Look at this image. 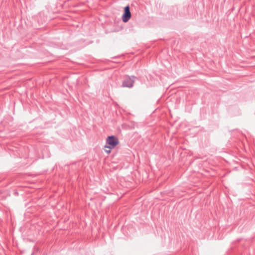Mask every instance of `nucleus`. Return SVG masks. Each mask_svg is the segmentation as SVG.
Here are the masks:
<instances>
[{
	"label": "nucleus",
	"instance_id": "nucleus-3",
	"mask_svg": "<svg viewBox=\"0 0 255 255\" xmlns=\"http://www.w3.org/2000/svg\"><path fill=\"white\" fill-rule=\"evenodd\" d=\"M134 83L133 77L132 78H128L126 79L123 82L122 86L123 87H127L128 88H130L133 86V84Z\"/></svg>",
	"mask_w": 255,
	"mask_h": 255
},
{
	"label": "nucleus",
	"instance_id": "nucleus-1",
	"mask_svg": "<svg viewBox=\"0 0 255 255\" xmlns=\"http://www.w3.org/2000/svg\"><path fill=\"white\" fill-rule=\"evenodd\" d=\"M119 144V139L114 135L108 136L106 138V144L115 148Z\"/></svg>",
	"mask_w": 255,
	"mask_h": 255
},
{
	"label": "nucleus",
	"instance_id": "nucleus-4",
	"mask_svg": "<svg viewBox=\"0 0 255 255\" xmlns=\"http://www.w3.org/2000/svg\"><path fill=\"white\" fill-rule=\"evenodd\" d=\"M104 148L105 151L107 153L110 154L111 152V150L114 148L111 147L110 145L106 144L104 146Z\"/></svg>",
	"mask_w": 255,
	"mask_h": 255
},
{
	"label": "nucleus",
	"instance_id": "nucleus-2",
	"mask_svg": "<svg viewBox=\"0 0 255 255\" xmlns=\"http://www.w3.org/2000/svg\"><path fill=\"white\" fill-rule=\"evenodd\" d=\"M124 13L122 16V20L124 22H127L131 17V13L129 6L125 7Z\"/></svg>",
	"mask_w": 255,
	"mask_h": 255
}]
</instances>
